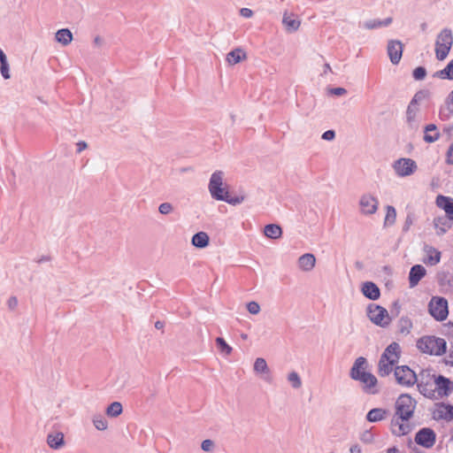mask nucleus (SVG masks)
<instances>
[{
	"instance_id": "nucleus-1",
	"label": "nucleus",
	"mask_w": 453,
	"mask_h": 453,
	"mask_svg": "<svg viewBox=\"0 0 453 453\" xmlns=\"http://www.w3.org/2000/svg\"><path fill=\"white\" fill-rule=\"evenodd\" d=\"M417 402L409 394H402L395 402V414L392 419V433L397 436L407 434L410 431V426L399 422L408 421L414 413Z\"/></svg>"
},
{
	"instance_id": "nucleus-2",
	"label": "nucleus",
	"mask_w": 453,
	"mask_h": 453,
	"mask_svg": "<svg viewBox=\"0 0 453 453\" xmlns=\"http://www.w3.org/2000/svg\"><path fill=\"white\" fill-rule=\"evenodd\" d=\"M400 357V345L395 342H391L380 356L378 365L380 376L385 377L389 375L393 371V367L399 362Z\"/></svg>"
},
{
	"instance_id": "nucleus-3",
	"label": "nucleus",
	"mask_w": 453,
	"mask_h": 453,
	"mask_svg": "<svg viewBox=\"0 0 453 453\" xmlns=\"http://www.w3.org/2000/svg\"><path fill=\"white\" fill-rule=\"evenodd\" d=\"M417 347L423 353L441 356L446 352L447 342L442 338L427 335L418 340Z\"/></svg>"
},
{
	"instance_id": "nucleus-4",
	"label": "nucleus",
	"mask_w": 453,
	"mask_h": 453,
	"mask_svg": "<svg viewBox=\"0 0 453 453\" xmlns=\"http://www.w3.org/2000/svg\"><path fill=\"white\" fill-rule=\"evenodd\" d=\"M453 45V34L450 28H443L435 40V57L439 61L444 60Z\"/></svg>"
},
{
	"instance_id": "nucleus-5",
	"label": "nucleus",
	"mask_w": 453,
	"mask_h": 453,
	"mask_svg": "<svg viewBox=\"0 0 453 453\" xmlns=\"http://www.w3.org/2000/svg\"><path fill=\"white\" fill-rule=\"evenodd\" d=\"M435 375L431 369H424L418 374L417 386L420 394L424 396L435 398V388H434Z\"/></svg>"
},
{
	"instance_id": "nucleus-6",
	"label": "nucleus",
	"mask_w": 453,
	"mask_h": 453,
	"mask_svg": "<svg viewBox=\"0 0 453 453\" xmlns=\"http://www.w3.org/2000/svg\"><path fill=\"white\" fill-rule=\"evenodd\" d=\"M223 178L224 173L222 171H216L211 174L208 185L211 197L218 201H223L228 194L227 187L224 185Z\"/></svg>"
},
{
	"instance_id": "nucleus-7",
	"label": "nucleus",
	"mask_w": 453,
	"mask_h": 453,
	"mask_svg": "<svg viewBox=\"0 0 453 453\" xmlns=\"http://www.w3.org/2000/svg\"><path fill=\"white\" fill-rule=\"evenodd\" d=\"M367 316L373 324L381 327H386L390 323L387 309L375 303L367 306Z\"/></svg>"
},
{
	"instance_id": "nucleus-8",
	"label": "nucleus",
	"mask_w": 453,
	"mask_h": 453,
	"mask_svg": "<svg viewBox=\"0 0 453 453\" xmlns=\"http://www.w3.org/2000/svg\"><path fill=\"white\" fill-rule=\"evenodd\" d=\"M353 371V372H349V376L354 380H358L364 384L363 389L365 392L368 394H377L379 390L376 388L377 385V378L371 372L362 371V374L357 373V367Z\"/></svg>"
},
{
	"instance_id": "nucleus-9",
	"label": "nucleus",
	"mask_w": 453,
	"mask_h": 453,
	"mask_svg": "<svg viewBox=\"0 0 453 453\" xmlns=\"http://www.w3.org/2000/svg\"><path fill=\"white\" fill-rule=\"evenodd\" d=\"M396 382L403 387H411L418 380V374L408 365L396 366L394 370Z\"/></svg>"
},
{
	"instance_id": "nucleus-10",
	"label": "nucleus",
	"mask_w": 453,
	"mask_h": 453,
	"mask_svg": "<svg viewBox=\"0 0 453 453\" xmlns=\"http://www.w3.org/2000/svg\"><path fill=\"white\" fill-rule=\"evenodd\" d=\"M429 312L438 321L446 319L448 311V302L444 297H433L429 303Z\"/></svg>"
},
{
	"instance_id": "nucleus-11",
	"label": "nucleus",
	"mask_w": 453,
	"mask_h": 453,
	"mask_svg": "<svg viewBox=\"0 0 453 453\" xmlns=\"http://www.w3.org/2000/svg\"><path fill=\"white\" fill-rule=\"evenodd\" d=\"M415 442L425 449H431L436 441L435 432L429 427H423L415 435Z\"/></svg>"
},
{
	"instance_id": "nucleus-12",
	"label": "nucleus",
	"mask_w": 453,
	"mask_h": 453,
	"mask_svg": "<svg viewBox=\"0 0 453 453\" xmlns=\"http://www.w3.org/2000/svg\"><path fill=\"white\" fill-rule=\"evenodd\" d=\"M394 169L397 175L405 177L412 174L416 169V162L411 158H400L394 164Z\"/></svg>"
},
{
	"instance_id": "nucleus-13",
	"label": "nucleus",
	"mask_w": 453,
	"mask_h": 453,
	"mask_svg": "<svg viewBox=\"0 0 453 453\" xmlns=\"http://www.w3.org/2000/svg\"><path fill=\"white\" fill-rule=\"evenodd\" d=\"M432 415L435 420L451 421L453 419V405L442 402L437 403Z\"/></svg>"
},
{
	"instance_id": "nucleus-14",
	"label": "nucleus",
	"mask_w": 453,
	"mask_h": 453,
	"mask_svg": "<svg viewBox=\"0 0 453 453\" xmlns=\"http://www.w3.org/2000/svg\"><path fill=\"white\" fill-rule=\"evenodd\" d=\"M379 201L373 196L365 194L360 197L359 206L365 215H372L378 210Z\"/></svg>"
},
{
	"instance_id": "nucleus-15",
	"label": "nucleus",
	"mask_w": 453,
	"mask_h": 453,
	"mask_svg": "<svg viewBox=\"0 0 453 453\" xmlns=\"http://www.w3.org/2000/svg\"><path fill=\"white\" fill-rule=\"evenodd\" d=\"M403 45L399 40H390L388 42L387 51L390 61L394 65H397L403 55Z\"/></svg>"
},
{
	"instance_id": "nucleus-16",
	"label": "nucleus",
	"mask_w": 453,
	"mask_h": 453,
	"mask_svg": "<svg viewBox=\"0 0 453 453\" xmlns=\"http://www.w3.org/2000/svg\"><path fill=\"white\" fill-rule=\"evenodd\" d=\"M434 384V388L438 390L440 395L448 396L453 391V382L442 375L435 376Z\"/></svg>"
},
{
	"instance_id": "nucleus-17",
	"label": "nucleus",
	"mask_w": 453,
	"mask_h": 453,
	"mask_svg": "<svg viewBox=\"0 0 453 453\" xmlns=\"http://www.w3.org/2000/svg\"><path fill=\"white\" fill-rule=\"evenodd\" d=\"M419 108L410 102L406 110V122L408 127L411 130H416L418 127L419 121L418 119V114Z\"/></svg>"
},
{
	"instance_id": "nucleus-18",
	"label": "nucleus",
	"mask_w": 453,
	"mask_h": 453,
	"mask_svg": "<svg viewBox=\"0 0 453 453\" xmlns=\"http://www.w3.org/2000/svg\"><path fill=\"white\" fill-rule=\"evenodd\" d=\"M424 252L426 254V257L423 259L426 265H435L440 263L441 253L437 249L431 245L425 244Z\"/></svg>"
},
{
	"instance_id": "nucleus-19",
	"label": "nucleus",
	"mask_w": 453,
	"mask_h": 453,
	"mask_svg": "<svg viewBox=\"0 0 453 453\" xmlns=\"http://www.w3.org/2000/svg\"><path fill=\"white\" fill-rule=\"evenodd\" d=\"M436 205L446 212V217L453 220V198L439 195L435 200Z\"/></svg>"
},
{
	"instance_id": "nucleus-20",
	"label": "nucleus",
	"mask_w": 453,
	"mask_h": 453,
	"mask_svg": "<svg viewBox=\"0 0 453 453\" xmlns=\"http://www.w3.org/2000/svg\"><path fill=\"white\" fill-rule=\"evenodd\" d=\"M426 271L421 265H415L411 268L409 273V284L411 288L416 287L419 280L426 275Z\"/></svg>"
},
{
	"instance_id": "nucleus-21",
	"label": "nucleus",
	"mask_w": 453,
	"mask_h": 453,
	"mask_svg": "<svg viewBox=\"0 0 453 453\" xmlns=\"http://www.w3.org/2000/svg\"><path fill=\"white\" fill-rule=\"evenodd\" d=\"M361 291L366 298L372 301L378 300L380 296V290L379 287L372 281H365L363 283Z\"/></svg>"
},
{
	"instance_id": "nucleus-22",
	"label": "nucleus",
	"mask_w": 453,
	"mask_h": 453,
	"mask_svg": "<svg viewBox=\"0 0 453 453\" xmlns=\"http://www.w3.org/2000/svg\"><path fill=\"white\" fill-rule=\"evenodd\" d=\"M316 264V257L311 253L302 255L297 261L298 267L303 272H311Z\"/></svg>"
},
{
	"instance_id": "nucleus-23",
	"label": "nucleus",
	"mask_w": 453,
	"mask_h": 453,
	"mask_svg": "<svg viewBox=\"0 0 453 453\" xmlns=\"http://www.w3.org/2000/svg\"><path fill=\"white\" fill-rule=\"evenodd\" d=\"M453 115V90L445 100V104L440 108L439 117L441 120H448Z\"/></svg>"
},
{
	"instance_id": "nucleus-24",
	"label": "nucleus",
	"mask_w": 453,
	"mask_h": 453,
	"mask_svg": "<svg viewBox=\"0 0 453 453\" xmlns=\"http://www.w3.org/2000/svg\"><path fill=\"white\" fill-rule=\"evenodd\" d=\"M254 372L257 374H265L264 380L271 381L270 369L265 358L257 357L254 363Z\"/></svg>"
},
{
	"instance_id": "nucleus-25",
	"label": "nucleus",
	"mask_w": 453,
	"mask_h": 453,
	"mask_svg": "<svg viewBox=\"0 0 453 453\" xmlns=\"http://www.w3.org/2000/svg\"><path fill=\"white\" fill-rule=\"evenodd\" d=\"M424 141L428 143L436 142L440 137L437 127L434 124H429L425 127Z\"/></svg>"
},
{
	"instance_id": "nucleus-26",
	"label": "nucleus",
	"mask_w": 453,
	"mask_h": 453,
	"mask_svg": "<svg viewBox=\"0 0 453 453\" xmlns=\"http://www.w3.org/2000/svg\"><path fill=\"white\" fill-rule=\"evenodd\" d=\"M209 235L205 232H198L192 237V244L199 249H203L209 244Z\"/></svg>"
},
{
	"instance_id": "nucleus-27",
	"label": "nucleus",
	"mask_w": 453,
	"mask_h": 453,
	"mask_svg": "<svg viewBox=\"0 0 453 453\" xmlns=\"http://www.w3.org/2000/svg\"><path fill=\"white\" fill-rule=\"evenodd\" d=\"M47 442L54 449H60L65 443L64 434L62 433L50 434L47 437Z\"/></svg>"
},
{
	"instance_id": "nucleus-28",
	"label": "nucleus",
	"mask_w": 453,
	"mask_h": 453,
	"mask_svg": "<svg viewBox=\"0 0 453 453\" xmlns=\"http://www.w3.org/2000/svg\"><path fill=\"white\" fill-rule=\"evenodd\" d=\"M387 410L382 408H374L368 411L366 419L369 422H378L386 418Z\"/></svg>"
},
{
	"instance_id": "nucleus-29",
	"label": "nucleus",
	"mask_w": 453,
	"mask_h": 453,
	"mask_svg": "<svg viewBox=\"0 0 453 453\" xmlns=\"http://www.w3.org/2000/svg\"><path fill=\"white\" fill-rule=\"evenodd\" d=\"M264 234L267 238L279 239L282 235V229L277 224H268L264 228Z\"/></svg>"
},
{
	"instance_id": "nucleus-30",
	"label": "nucleus",
	"mask_w": 453,
	"mask_h": 453,
	"mask_svg": "<svg viewBox=\"0 0 453 453\" xmlns=\"http://www.w3.org/2000/svg\"><path fill=\"white\" fill-rule=\"evenodd\" d=\"M447 217H437L434 219V226L438 230V234H443L450 227V223Z\"/></svg>"
},
{
	"instance_id": "nucleus-31",
	"label": "nucleus",
	"mask_w": 453,
	"mask_h": 453,
	"mask_svg": "<svg viewBox=\"0 0 453 453\" xmlns=\"http://www.w3.org/2000/svg\"><path fill=\"white\" fill-rule=\"evenodd\" d=\"M55 38L58 42L66 46L72 42L73 34L68 28H62L56 33Z\"/></svg>"
},
{
	"instance_id": "nucleus-32",
	"label": "nucleus",
	"mask_w": 453,
	"mask_h": 453,
	"mask_svg": "<svg viewBox=\"0 0 453 453\" xmlns=\"http://www.w3.org/2000/svg\"><path fill=\"white\" fill-rule=\"evenodd\" d=\"M246 58V54L245 52L240 49V48H237V49H234V50L230 51L227 55H226V61L230 64V65H235V64H238L239 62H241L242 59Z\"/></svg>"
},
{
	"instance_id": "nucleus-33",
	"label": "nucleus",
	"mask_w": 453,
	"mask_h": 453,
	"mask_svg": "<svg viewBox=\"0 0 453 453\" xmlns=\"http://www.w3.org/2000/svg\"><path fill=\"white\" fill-rule=\"evenodd\" d=\"M433 76L442 80H453V59L442 70L435 72Z\"/></svg>"
},
{
	"instance_id": "nucleus-34",
	"label": "nucleus",
	"mask_w": 453,
	"mask_h": 453,
	"mask_svg": "<svg viewBox=\"0 0 453 453\" xmlns=\"http://www.w3.org/2000/svg\"><path fill=\"white\" fill-rule=\"evenodd\" d=\"M387 212L384 219V226H393L396 219V211L394 206L388 205L386 207Z\"/></svg>"
},
{
	"instance_id": "nucleus-35",
	"label": "nucleus",
	"mask_w": 453,
	"mask_h": 453,
	"mask_svg": "<svg viewBox=\"0 0 453 453\" xmlns=\"http://www.w3.org/2000/svg\"><path fill=\"white\" fill-rule=\"evenodd\" d=\"M123 407L119 402H113L106 408V414L109 417L116 418L122 413Z\"/></svg>"
},
{
	"instance_id": "nucleus-36",
	"label": "nucleus",
	"mask_w": 453,
	"mask_h": 453,
	"mask_svg": "<svg viewBox=\"0 0 453 453\" xmlns=\"http://www.w3.org/2000/svg\"><path fill=\"white\" fill-rule=\"evenodd\" d=\"M282 22L286 28L289 31H296L298 29L300 22L296 20L292 15L284 14Z\"/></svg>"
},
{
	"instance_id": "nucleus-37",
	"label": "nucleus",
	"mask_w": 453,
	"mask_h": 453,
	"mask_svg": "<svg viewBox=\"0 0 453 453\" xmlns=\"http://www.w3.org/2000/svg\"><path fill=\"white\" fill-rule=\"evenodd\" d=\"M412 328V322L408 317H402L398 321L399 332L403 334H408Z\"/></svg>"
},
{
	"instance_id": "nucleus-38",
	"label": "nucleus",
	"mask_w": 453,
	"mask_h": 453,
	"mask_svg": "<svg viewBox=\"0 0 453 453\" xmlns=\"http://www.w3.org/2000/svg\"><path fill=\"white\" fill-rule=\"evenodd\" d=\"M430 96H431V93L428 89H420L415 93L414 96L411 100V103L418 106V104L420 102H422L425 99L429 98Z\"/></svg>"
},
{
	"instance_id": "nucleus-39",
	"label": "nucleus",
	"mask_w": 453,
	"mask_h": 453,
	"mask_svg": "<svg viewBox=\"0 0 453 453\" xmlns=\"http://www.w3.org/2000/svg\"><path fill=\"white\" fill-rule=\"evenodd\" d=\"M93 424L99 431H104L108 427V422L102 415H95L93 418Z\"/></svg>"
},
{
	"instance_id": "nucleus-40",
	"label": "nucleus",
	"mask_w": 453,
	"mask_h": 453,
	"mask_svg": "<svg viewBox=\"0 0 453 453\" xmlns=\"http://www.w3.org/2000/svg\"><path fill=\"white\" fill-rule=\"evenodd\" d=\"M216 344L221 353H223L226 356H228L232 353V350H233L232 347L229 346L223 338H221V337L216 338Z\"/></svg>"
},
{
	"instance_id": "nucleus-41",
	"label": "nucleus",
	"mask_w": 453,
	"mask_h": 453,
	"mask_svg": "<svg viewBox=\"0 0 453 453\" xmlns=\"http://www.w3.org/2000/svg\"><path fill=\"white\" fill-rule=\"evenodd\" d=\"M359 365L358 367H357V373L358 374H362V371H365L366 369V366H367V360L365 357H357L355 362H354V365L353 366L351 367L350 369V372H353V371L355 370V368L357 367V365Z\"/></svg>"
},
{
	"instance_id": "nucleus-42",
	"label": "nucleus",
	"mask_w": 453,
	"mask_h": 453,
	"mask_svg": "<svg viewBox=\"0 0 453 453\" xmlns=\"http://www.w3.org/2000/svg\"><path fill=\"white\" fill-rule=\"evenodd\" d=\"M288 380L289 381L291 386L296 389L301 388L302 386V380L296 372H291L290 373H288Z\"/></svg>"
},
{
	"instance_id": "nucleus-43",
	"label": "nucleus",
	"mask_w": 453,
	"mask_h": 453,
	"mask_svg": "<svg viewBox=\"0 0 453 453\" xmlns=\"http://www.w3.org/2000/svg\"><path fill=\"white\" fill-rule=\"evenodd\" d=\"M412 76L416 81H422L426 76V70L424 66H418L412 72Z\"/></svg>"
},
{
	"instance_id": "nucleus-44",
	"label": "nucleus",
	"mask_w": 453,
	"mask_h": 453,
	"mask_svg": "<svg viewBox=\"0 0 453 453\" xmlns=\"http://www.w3.org/2000/svg\"><path fill=\"white\" fill-rule=\"evenodd\" d=\"M414 220H415L414 213L409 212L406 216V219H405V221H404V224L403 226V232L409 231L411 226L413 224Z\"/></svg>"
},
{
	"instance_id": "nucleus-45",
	"label": "nucleus",
	"mask_w": 453,
	"mask_h": 453,
	"mask_svg": "<svg viewBox=\"0 0 453 453\" xmlns=\"http://www.w3.org/2000/svg\"><path fill=\"white\" fill-rule=\"evenodd\" d=\"M243 200H244L243 196L232 197L229 196V193H228L226 196V199H224L223 201L226 202L229 204L236 205V204H240L241 203H242Z\"/></svg>"
},
{
	"instance_id": "nucleus-46",
	"label": "nucleus",
	"mask_w": 453,
	"mask_h": 453,
	"mask_svg": "<svg viewBox=\"0 0 453 453\" xmlns=\"http://www.w3.org/2000/svg\"><path fill=\"white\" fill-rule=\"evenodd\" d=\"M173 207L172 203H163L158 207L159 212L163 215H167V214L171 213L173 211Z\"/></svg>"
},
{
	"instance_id": "nucleus-47",
	"label": "nucleus",
	"mask_w": 453,
	"mask_h": 453,
	"mask_svg": "<svg viewBox=\"0 0 453 453\" xmlns=\"http://www.w3.org/2000/svg\"><path fill=\"white\" fill-rule=\"evenodd\" d=\"M363 27L366 29H375L380 27V19H371L364 23Z\"/></svg>"
},
{
	"instance_id": "nucleus-48",
	"label": "nucleus",
	"mask_w": 453,
	"mask_h": 453,
	"mask_svg": "<svg viewBox=\"0 0 453 453\" xmlns=\"http://www.w3.org/2000/svg\"><path fill=\"white\" fill-rule=\"evenodd\" d=\"M247 310L249 311L250 313L256 315L259 313L260 306L257 302L251 301L247 303Z\"/></svg>"
},
{
	"instance_id": "nucleus-49",
	"label": "nucleus",
	"mask_w": 453,
	"mask_h": 453,
	"mask_svg": "<svg viewBox=\"0 0 453 453\" xmlns=\"http://www.w3.org/2000/svg\"><path fill=\"white\" fill-rule=\"evenodd\" d=\"M0 71H1V74L2 76L7 80V79H10V72H9V65H8V62L6 63H1L0 64Z\"/></svg>"
},
{
	"instance_id": "nucleus-50",
	"label": "nucleus",
	"mask_w": 453,
	"mask_h": 453,
	"mask_svg": "<svg viewBox=\"0 0 453 453\" xmlns=\"http://www.w3.org/2000/svg\"><path fill=\"white\" fill-rule=\"evenodd\" d=\"M18 298L15 296L9 297L7 300V306L10 311H15L18 307Z\"/></svg>"
},
{
	"instance_id": "nucleus-51",
	"label": "nucleus",
	"mask_w": 453,
	"mask_h": 453,
	"mask_svg": "<svg viewBox=\"0 0 453 453\" xmlns=\"http://www.w3.org/2000/svg\"><path fill=\"white\" fill-rule=\"evenodd\" d=\"M328 93L334 96H341L347 94V90L344 88H331L328 89Z\"/></svg>"
},
{
	"instance_id": "nucleus-52",
	"label": "nucleus",
	"mask_w": 453,
	"mask_h": 453,
	"mask_svg": "<svg viewBox=\"0 0 453 453\" xmlns=\"http://www.w3.org/2000/svg\"><path fill=\"white\" fill-rule=\"evenodd\" d=\"M213 447H214V441L210 439H206V440L203 441V442L201 444V448L204 451H211V450H212Z\"/></svg>"
},
{
	"instance_id": "nucleus-53",
	"label": "nucleus",
	"mask_w": 453,
	"mask_h": 453,
	"mask_svg": "<svg viewBox=\"0 0 453 453\" xmlns=\"http://www.w3.org/2000/svg\"><path fill=\"white\" fill-rule=\"evenodd\" d=\"M361 441L365 442V443H370L373 440V435L371 433V431H365L362 434H361V437H360Z\"/></svg>"
},
{
	"instance_id": "nucleus-54",
	"label": "nucleus",
	"mask_w": 453,
	"mask_h": 453,
	"mask_svg": "<svg viewBox=\"0 0 453 453\" xmlns=\"http://www.w3.org/2000/svg\"><path fill=\"white\" fill-rule=\"evenodd\" d=\"M446 163L448 165H453V143L449 146L446 154Z\"/></svg>"
},
{
	"instance_id": "nucleus-55",
	"label": "nucleus",
	"mask_w": 453,
	"mask_h": 453,
	"mask_svg": "<svg viewBox=\"0 0 453 453\" xmlns=\"http://www.w3.org/2000/svg\"><path fill=\"white\" fill-rule=\"evenodd\" d=\"M335 137V132L334 130H327L323 133L322 139L326 141H332Z\"/></svg>"
},
{
	"instance_id": "nucleus-56",
	"label": "nucleus",
	"mask_w": 453,
	"mask_h": 453,
	"mask_svg": "<svg viewBox=\"0 0 453 453\" xmlns=\"http://www.w3.org/2000/svg\"><path fill=\"white\" fill-rule=\"evenodd\" d=\"M240 14L244 18H251L253 16V12L249 8H242L240 10Z\"/></svg>"
},
{
	"instance_id": "nucleus-57",
	"label": "nucleus",
	"mask_w": 453,
	"mask_h": 453,
	"mask_svg": "<svg viewBox=\"0 0 453 453\" xmlns=\"http://www.w3.org/2000/svg\"><path fill=\"white\" fill-rule=\"evenodd\" d=\"M444 363L447 365L453 366V349L449 350V356L444 359Z\"/></svg>"
},
{
	"instance_id": "nucleus-58",
	"label": "nucleus",
	"mask_w": 453,
	"mask_h": 453,
	"mask_svg": "<svg viewBox=\"0 0 453 453\" xmlns=\"http://www.w3.org/2000/svg\"><path fill=\"white\" fill-rule=\"evenodd\" d=\"M77 152L78 153H81V151H83L84 150H86L88 148V144L86 142H83V141H81L79 142L77 144Z\"/></svg>"
},
{
	"instance_id": "nucleus-59",
	"label": "nucleus",
	"mask_w": 453,
	"mask_h": 453,
	"mask_svg": "<svg viewBox=\"0 0 453 453\" xmlns=\"http://www.w3.org/2000/svg\"><path fill=\"white\" fill-rule=\"evenodd\" d=\"M442 132L446 134L449 137L453 135V124L444 127Z\"/></svg>"
},
{
	"instance_id": "nucleus-60",
	"label": "nucleus",
	"mask_w": 453,
	"mask_h": 453,
	"mask_svg": "<svg viewBox=\"0 0 453 453\" xmlns=\"http://www.w3.org/2000/svg\"><path fill=\"white\" fill-rule=\"evenodd\" d=\"M350 453H362L361 447L358 444H354L349 449Z\"/></svg>"
},
{
	"instance_id": "nucleus-61",
	"label": "nucleus",
	"mask_w": 453,
	"mask_h": 453,
	"mask_svg": "<svg viewBox=\"0 0 453 453\" xmlns=\"http://www.w3.org/2000/svg\"><path fill=\"white\" fill-rule=\"evenodd\" d=\"M393 21V19L391 17H388L385 19L380 20V26L381 27H388L389 26Z\"/></svg>"
},
{
	"instance_id": "nucleus-62",
	"label": "nucleus",
	"mask_w": 453,
	"mask_h": 453,
	"mask_svg": "<svg viewBox=\"0 0 453 453\" xmlns=\"http://www.w3.org/2000/svg\"><path fill=\"white\" fill-rule=\"evenodd\" d=\"M6 63L7 62V58H6V55L4 54V52L0 49V64L1 63Z\"/></svg>"
},
{
	"instance_id": "nucleus-63",
	"label": "nucleus",
	"mask_w": 453,
	"mask_h": 453,
	"mask_svg": "<svg viewBox=\"0 0 453 453\" xmlns=\"http://www.w3.org/2000/svg\"><path fill=\"white\" fill-rule=\"evenodd\" d=\"M50 257H47V256H42L41 258H39L37 260V263L41 264L42 262H47V261H50Z\"/></svg>"
},
{
	"instance_id": "nucleus-64",
	"label": "nucleus",
	"mask_w": 453,
	"mask_h": 453,
	"mask_svg": "<svg viewBox=\"0 0 453 453\" xmlns=\"http://www.w3.org/2000/svg\"><path fill=\"white\" fill-rule=\"evenodd\" d=\"M387 453H398V449L395 447L393 448H389L388 450H387Z\"/></svg>"
}]
</instances>
